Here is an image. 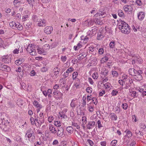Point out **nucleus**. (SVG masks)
Instances as JSON below:
<instances>
[{
    "label": "nucleus",
    "instance_id": "8",
    "mask_svg": "<svg viewBox=\"0 0 146 146\" xmlns=\"http://www.w3.org/2000/svg\"><path fill=\"white\" fill-rule=\"evenodd\" d=\"M34 132L32 129L30 128L27 131L25 136H27L28 138H30L32 135H34Z\"/></svg>",
    "mask_w": 146,
    "mask_h": 146
},
{
    "label": "nucleus",
    "instance_id": "40",
    "mask_svg": "<svg viewBox=\"0 0 146 146\" xmlns=\"http://www.w3.org/2000/svg\"><path fill=\"white\" fill-rule=\"evenodd\" d=\"M122 108L124 110H126L128 108V105L126 103H123L122 104Z\"/></svg>",
    "mask_w": 146,
    "mask_h": 146
},
{
    "label": "nucleus",
    "instance_id": "46",
    "mask_svg": "<svg viewBox=\"0 0 146 146\" xmlns=\"http://www.w3.org/2000/svg\"><path fill=\"white\" fill-rule=\"evenodd\" d=\"M92 100L94 104L96 105L98 103V101L97 99L95 98H92Z\"/></svg>",
    "mask_w": 146,
    "mask_h": 146
},
{
    "label": "nucleus",
    "instance_id": "23",
    "mask_svg": "<svg viewBox=\"0 0 146 146\" xmlns=\"http://www.w3.org/2000/svg\"><path fill=\"white\" fill-rule=\"evenodd\" d=\"M16 26H15V28H17V29L20 31H21L23 30V27L22 25H21L20 24L17 23H16Z\"/></svg>",
    "mask_w": 146,
    "mask_h": 146
},
{
    "label": "nucleus",
    "instance_id": "62",
    "mask_svg": "<svg viewBox=\"0 0 146 146\" xmlns=\"http://www.w3.org/2000/svg\"><path fill=\"white\" fill-rule=\"evenodd\" d=\"M87 141L88 142L90 145V146H92L93 145H94V143L90 139H88L87 140Z\"/></svg>",
    "mask_w": 146,
    "mask_h": 146
},
{
    "label": "nucleus",
    "instance_id": "36",
    "mask_svg": "<svg viewBox=\"0 0 146 146\" xmlns=\"http://www.w3.org/2000/svg\"><path fill=\"white\" fill-rule=\"evenodd\" d=\"M115 112L117 113H119L121 111L120 108L118 106L115 108Z\"/></svg>",
    "mask_w": 146,
    "mask_h": 146
},
{
    "label": "nucleus",
    "instance_id": "42",
    "mask_svg": "<svg viewBox=\"0 0 146 146\" xmlns=\"http://www.w3.org/2000/svg\"><path fill=\"white\" fill-rule=\"evenodd\" d=\"M115 44L114 41H112L110 42L109 46L110 48H113L115 46Z\"/></svg>",
    "mask_w": 146,
    "mask_h": 146
},
{
    "label": "nucleus",
    "instance_id": "18",
    "mask_svg": "<svg viewBox=\"0 0 146 146\" xmlns=\"http://www.w3.org/2000/svg\"><path fill=\"white\" fill-rule=\"evenodd\" d=\"M54 75L56 76H57L59 74V72L60 71V69L59 68L56 67L54 69Z\"/></svg>",
    "mask_w": 146,
    "mask_h": 146
},
{
    "label": "nucleus",
    "instance_id": "50",
    "mask_svg": "<svg viewBox=\"0 0 146 146\" xmlns=\"http://www.w3.org/2000/svg\"><path fill=\"white\" fill-rule=\"evenodd\" d=\"M59 114L60 117L63 118H66L67 116L63 114L62 113H59Z\"/></svg>",
    "mask_w": 146,
    "mask_h": 146
},
{
    "label": "nucleus",
    "instance_id": "2",
    "mask_svg": "<svg viewBox=\"0 0 146 146\" xmlns=\"http://www.w3.org/2000/svg\"><path fill=\"white\" fill-rule=\"evenodd\" d=\"M123 77H124V84L125 85V86L124 87V88L128 89L133 84L132 80V78L127 75H124L122 77L123 78Z\"/></svg>",
    "mask_w": 146,
    "mask_h": 146
},
{
    "label": "nucleus",
    "instance_id": "52",
    "mask_svg": "<svg viewBox=\"0 0 146 146\" xmlns=\"http://www.w3.org/2000/svg\"><path fill=\"white\" fill-rule=\"evenodd\" d=\"M97 123L98 125V127L99 128H100L101 127H102L103 126L101 124V121L100 120H98L97 121Z\"/></svg>",
    "mask_w": 146,
    "mask_h": 146
},
{
    "label": "nucleus",
    "instance_id": "57",
    "mask_svg": "<svg viewBox=\"0 0 146 146\" xmlns=\"http://www.w3.org/2000/svg\"><path fill=\"white\" fill-rule=\"evenodd\" d=\"M67 57L66 56H62L61 57V59L62 62H64L66 60Z\"/></svg>",
    "mask_w": 146,
    "mask_h": 146
},
{
    "label": "nucleus",
    "instance_id": "1",
    "mask_svg": "<svg viewBox=\"0 0 146 146\" xmlns=\"http://www.w3.org/2000/svg\"><path fill=\"white\" fill-rule=\"evenodd\" d=\"M119 28L121 32L125 34H128L130 32V29L127 24L121 20L118 21Z\"/></svg>",
    "mask_w": 146,
    "mask_h": 146
},
{
    "label": "nucleus",
    "instance_id": "7",
    "mask_svg": "<svg viewBox=\"0 0 146 146\" xmlns=\"http://www.w3.org/2000/svg\"><path fill=\"white\" fill-rule=\"evenodd\" d=\"M37 22H38V25L39 27H43L45 26V21L42 20L40 18H38L37 19Z\"/></svg>",
    "mask_w": 146,
    "mask_h": 146
},
{
    "label": "nucleus",
    "instance_id": "3",
    "mask_svg": "<svg viewBox=\"0 0 146 146\" xmlns=\"http://www.w3.org/2000/svg\"><path fill=\"white\" fill-rule=\"evenodd\" d=\"M135 71V72L133 75L134 78L138 81H140L142 80V77L141 74H142V71L141 70Z\"/></svg>",
    "mask_w": 146,
    "mask_h": 146
},
{
    "label": "nucleus",
    "instance_id": "45",
    "mask_svg": "<svg viewBox=\"0 0 146 146\" xmlns=\"http://www.w3.org/2000/svg\"><path fill=\"white\" fill-rule=\"evenodd\" d=\"M136 60H137V61L138 62L139 64H141L142 62V60L139 57H137L135 58Z\"/></svg>",
    "mask_w": 146,
    "mask_h": 146
},
{
    "label": "nucleus",
    "instance_id": "47",
    "mask_svg": "<svg viewBox=\"0 0 146 146\" xmlns=\"http://www.w3.org/2000/svg\"><path fill=\"white\" fill-rule=\"evenodd\" d=\"M28 17V16L27 15H25L23 16L22 18L23 21H25L27 20Z\"/></svg>",
    "mask_w": 146,
    "mask_h": 146
},
{
    "label": "nucleus",
    "instance_id": "58",
    "mask_svg": "<svg viewBox=\"0 0 146 146\" xmlns=\"http://www.w3.org/2000/svg\"><path fill=\"white\" fill-rule=\"evenodd\" d=\"M118 74L117 72L116 71H113L112 72V74L113 75V76H117Z\"/></svg>",
    "mask_w": 146,
    "mask_h": 146
},
{
    "label": "nucleus",
    "instance_id": "15",
    "mask_svg": "<svg viewBox=\"0 0 146 146\" xmlns=\"http://www.w3.org/2000/svg\"><path fill=\"white\" fill-rule=\"evenodd\" d=\"M1 70L8 71L10 70V68L9 66L3 64L2 67H1Z\"/></svg>",
    "mask_w": 146,
    "mask_h": 146
},
{
    "label": "nucleus",
    "instance_id": "5",
    "mask_svg": "<svg viewBox=\"0 0 146 146\" xmlns=\"http://www.w3.org/2000/svg\"><path fill=\"white\" fill-rule=\"evenodd\" d=\"M2 61L5 63H9L11 62V58L8 55L2 57Z\"/></svg>",
    "mask_w": 146,
    "mask_h": 146
},
{
    "label": "nucleus",
    "instance_id": "22",
    "mask_svg": "<svg viewBox=\"0 0 146 146\" xmlns=\"http://www.w3.org/2000/svg\"><path fill=\"white\" fill-rule=\"evenodd\" d=\"M87 56V54H80L78 56V58L79 60H81L85 58Z\"/></svg>",
    "mask_w": 146,
    "mask_h": 146
},
{
    "label": "nucleus",
    "instance_id": "38",
    "mask_svg": "<svg viewBox=\"0 0 146 146\" xmlns=\"http://www.w3.org/2000/svg\"><path fill=\"white\" fill-rule=\"evenodd\" d=\"M60 123V121H55L54 122V125L58 127H60L61 126Z\"/></svg>",
    "mask_w": 146,
    "mask_h": 146
},
{
    "label": "nucleus",
    "instance_id": "59",
    "mask_svg": "<svg viewBox=\"0 0 146 146\" xmlns=\"http://www.w3.org/2000/svg\"><path fill=\"white\" fill-rule=\"evenodd\" d=\"M135 2L138 5L140 6L142 4L140 0H136Z\"/></svg>",
    "mask_w": 146,
    "mask_h": 146
},
{
    "label": "nucleus",
    "instance_id": "54",
    "mask_svg": "<svg viewBox=\"0 0 146 146\" xmlns=\"http://www.w3.org/2000/svg\"><path fill=\"white\" fill-rule=\"evenodd\" d=\"M82 121L83 124H85L86 123V117H83L82 118Z\"/></svg>",
    "mask_w": 146,
    "mask_h": 146
},
{
    "label": "nucleus",
    "instance_id": "19",
    "mask_svg": "<svg viewBox=\"0 0 146 146\" xmlns=\"http://www.w3.org/2000/svg\"><path fill=\"white\" fill-rule=\"evenodd\" d=\"M33 105H34L36 107V108H42V106L40 104H39V103L37 101L35 100L33 102Z\"/></svg>",
    "mask_w": 146,
    "mask_h": 146
},
{
    "label": "nucleus",
    "instance_id": "56",
    "mask_svg": "<svg viewBox=\"0 0 146 146\" xmlns=\"http://www.w3.org/2000/svg\"><path fill=\"white\" fill-rule=\"evenodd\" d=\"M118 82L122 86H123V83L124 84V78L123 80H119Z\"/></svg>",
    "mask_w": 146,
    "mask_h": 146
},
{
    "label": "nucleus",
    "instance_id": "25",
    "mask_svg": "<svg viewBox=\"0 0 146 146\" xmlns=\"http://www.w3.org/2000/svg\"><path fill=\"white\" fill-rule=\"evenodd\" d=\"M136 70L133 68H130L129 69L128 72L129 74L131 75V76H133V74H134L135 72V71Z\"/></svg>",
    "mask_w": 146,
    "mask_h": 146
},
{
    "label": "nucleus",
    "instance_id": "29",
    "mask_svg": "<svg viewBox=\"0 0 146 146\" xmlns=\"http://www.w3.org/2000/svg\"><path fill=\"white\" fill-rule=\"evenodd\" d=\"M108 59V58L107 56H105L101 60V61L102 63L106 62L107 61Z\"/></svg>",
    "mask_w": 146,
    "mask_h": 146
},
{
    "label": "nucleus",
    "instance_id": "26",
    "mask_svg": "<svg viewBox=\"0 0 146 146\" xmlns=\"http://www.w3.org/2000/svg\"><path fill=\"white\" fill-rule=\"evenodd\" d=\"M130 95L134 97H137L138 96L137 95V92L135 91H131L130 92Z\"/></svg>",
    "mask_w": 146,
    "mask_h": 146
},
{
    "label": "nucleus",
    "instance_id": "53",
    "mask_svg": "<svg viewBox=\"0 0 146 146\" xmlns=\"http://www.w3.org/2000/svg\"><path fill=\"white\" fill-rule=\"evenodd\" d=\"M47 93L48 97H51V94L52 93V90L51 89H48L47 90Z\"/></svg>",
    "mask_w": 146,
    "mask_h": 146
},
{
    "label": "nucleus",
    "instance_id": "14",
    "mask_svg": "<svg viewBox=\"0 0 146 146\" xmlns=\"http://www.w3.org/2000/svg\"><path fill=\"white\" fill-rule=\"evenodd\" d=\"M13 4L15 6L17 7H20L22 4L20 0H14Z\"/></svg>",
    "mask_w": 146,
    "mask_h": 146
},
{
    "label": "nucleus",
    "instance_id": "17",
    "mask_svg": "<svg viewBox=\"0 0 146 146\" xmlns=\"http://www.w3.org/2000/svg\"><path fill=\"white\" fill-rule=\"evenodd\" d=\"M124 11H130L132 10V8L130 5H126L123 7Z\"/></svg>",
    "mask_w": 146,
    "mask_h": 146
},
{
    "label": "nucleus",
    "instance_id": "51",
    "mask_svg": "<svg viewBox=\"0 0 146 146\" xmlns=\"http://www.w3.org/2000/svg\"><path fill=\"white\" fill-rule=\"evenodd\" d=\"M104 85L106 89L109 88L111 85L108 82H107L105 84H104Z\"/></svg>",
    "mask_w": 146,
    "mask_h": 146
},
{
    "label": "nucleus",
    "instance_id": "13",
    "mask_svg": "<svg viewBox=\"0 0 146 146\" xmlns=\"http://www.w3.org/2000/svg\"><path fill=\"white\" fill-rule=\"evenodd\" d=\"M145 16V13L143 12H140L138 14L137 17L141 21H142L143 20Z\"/></svg>",
    "mask_w": 146,
    "mask_h": 146
},
{
    "label": "nucleus",
    "instance_id": "48",
    "mask_svg": "<svg viewBox=\"0 0 146 146\" xmlns=\"http://www.w3.org/2000/svg\"><path fill=\"white\" fill-rule=\"evenodd\" d=\"M72 125L76 127L77 129H79L80 128V126L78 125L76 123H75L74 122H72Z\"/></svg>",
    "mask_w": 146,
    "mask_h": 146
},
{
    "label": "nucleus",
    "instance_id": "64",
    "mask_svg": "<svg viewBox=\"0 0 146 146\" xmlns=\"http://www.w3.org/2000/svg\"><path fill=\"white\" fill-rule=\"evenodd\" d=\"M53 119H54V118H53V117L51 116V117L50 116L48 117V121L49 122H51L53 120Z\"/></svg>",
    "mask_w": 146,
    "mask_h": 146
},
{
    "label": "nucleus",
    "instance_id": "33",
    "mask_svg": "<svg viewBox=\"0 0 146 146\" xmlns=\"http://www.w3.org/2000/svg\"><path fill=\"white\" fill-rule=\"evenodd\" d=\"M132 135V134L131 132L130 131H127L126 132V136L127 137L129 138L131 137Z\"/></svg>",
    "mask_w": 146,
    "mask_h": 146
},
{
    "label": "nucleus",
    "instance_id": "60",
    "mask_svg": "<svg viewBox=\"0 0 146 146\" xmlns=\"http://www.w3.org/2000/svg\"><path fill=\"white\" fill-rule=\"evenodd\" d=\"M108 71L107 70H105L104 72H101V74L104 75L106 76L107 75Z\"/></svg>",
    "mask_w": 146,
    "mask_h": 146
},
{
    "label": "nucleus",
    "instance_id": "16",
    "mask_svg": "<svg viewBox=\"0 0 146 146\" xmlns=\"http://www.w3.org/2000/svg\"><path fill=\"white\" fill-rule=\"evenodd\" d=\"M49 129L52 133H55L56 132V130L54 126L50 124L49 125Z\"/></svg>",
    "mask_w": 146,
    "mask_h": 146
},
{
    "label": "nucleus",
    "instance_id": "11",
    "mask_svg": "<svg viewBox=\"0 0 146 146\" xmlns=\"http://www.w3.org/2000/svg\"><path fill=\"white\" fill-rule=\"evenodd\" d=\"M95 124L94 121H90L86 125L87 129H92V127L95 126Z\"/></svg>",
    "mask_w": 146,
    "mask_h": 146
},
{
    "label": "nucleus",
    "instance_id": "30",
    "mask_svg": "<svg viewBox=\"0 0 146 146\" xmlns=\"http://www.w3.org/2000/svg\"><path fill=\"white\" fill-rule=\"evenodd\" d=\"M103 37V36L102 35L101 33L100 32H98V33L97 39L99 40Z\"/></svg>",
    "mask_w": 146,
    "mask_h": 146
},
{
    "label": "nucleus",
    "instance_id": "21",
    "mask_svg": "<svg viewBox=\"0 0 146 146\" xmlns=\"http://www.w3.org/2000/svg\"><path fill=\"white\" fill-rule=\"evenodd\" d=\"M23 58H20L18 60H17L15 61V64L17 65H19L21 64L23 62Z\"/></svg>",
    "mask_w": 146,
    "mask_h": 146
},
{
    "label": "nucleus",
    "instance_id": "20",
    "mask_svg": "<svg viewBox=\"0 0 146 146\" xmlns=\"http://www.w3.org/2000/svg\"><path fill=\"white\" fill-rule=\"evenodd\" d=\"M76 99H73L70 104V106L72 108H74L76 106Z\"/></svg>",
    "mask_w": 146,
    "mask_h": 146
},
{
    "label": "nucleus",
    "instance_id": "37",
    "mask_svg": "<svg viewBox=\"0 0 146 146\" xmlns=\"http://www.w3.org/2000/svg\"><path fill=\"white\" fill-rule=\"evenodd\" d=\"M78 75V73L77 72H74L72 74V78L73 80L75 79L77 75Z\"/></svg>",
    "mask_w": 146,
    "mask_h": 146
},
{
    "label": "nucleus",
    "instance_id": "31",
    "mask_svg": "<svg viewBox=\"0 0 146 146\" xmlns=\"http://www.w3.org/2000/svg\"><path fill=\"white\" fill-rule=\"evenodd\" d=\"M91 20L88 19L85 21V23L86 26H89L91 24Z\"/></svg>",
    "mask_w": 146,
    "mask_h": 146
},
{
    "label": "nucleus",
    "instance_id": "9",
    "mask_svg": "<svg viewBox=\"0 0 146 146\" xmlns=\"http://www.w3.org/2000/svg\"><path fill=\"white\" fill-rule=\"evenodd\" d=\"M64 129L62 127H59L58 128V132L57 133V136L60 137H62L63 135Z\"/></svg>",
    "mask_w": 146,
    "mask_h": 146
},
{
    "label": "nucleus",
    "instance_id": "6",
    "mask_svg": "<svg viewBox=\"0 0 146 146\" xmlns=\"http://www.w3.org/2000/svg\"><path fill=\"white\" fill-rule=\"evenodd\" d=\"M53 30V28L52 27L47 26L46 27L44 30V32L47 34H50Z\"/></svg>",
    "mask_w": 146,
    "mask_h": 146
},
{
    "label": "nucleus",
    "instance_id": "44",
    "mask_svg": "<svg viewBox=\"0 0 146 146\" xmlns=\"http://www.w3.org/2000/svg\"><path fill=\"white\" fill-rule=\"evenodd\" d=\"M92 88L90 87L87 88L86 89L87 92L88 93H91L92 92Z\"/></svg>",
    "mask_w": 146,
    "mask_h": 146
},
{
    "label": "nucleus",
    "instance_id": "10",
    "mask_svg": "<svg viewBox=\"0 0 146 146\" xmlns=\"http://www.w3.org/2000/svg\"><path fill=\"white\" fill-rule=\"evenodd\" d=\"M81 38V40H84V43H86L88 41H90L91 39V37L89 35L86 36L85 37H84L83 36H82Z\"/></svg>",
    "mask_w": 146,
    "mask_h": 146
},
{
    "label": "nucleus",
    "instance_id": "27",
    "mask_svg": "<svg viewBox=\"0 0 146 146\" xmlns=\"http://www.w3.org/2000/svg\"><path fill=\"white\" fill-rule=\"evenodd\" d=\"M28 3L30 5L31 7H33V4H34V0H27Z\"/></svg>",
    "mask_w": 146,
    "mask_h": 146
},
{
    "label": "nucleus",
    "instance_id": "49",
    "mask_svg": "<svg viewBox=\"0 0 146 146\" xmlns=\"http://www.w3.org/2000/svg\"><path fill=\"white\" fill-rule=\"evenodd\" d=\"M30 120L32 124L33 125L34 123H35V125H36V122H35V119L33 117H31L30 118Z\"/></svg>",
    "mask_w": 146,
    "mask_h": 146
},
{
    "label": "nucleus",
    "instance_id": "55",
    "mask_svg": "<svg viewBox=\"0 0 146 146\" xmlns=\"http://www.w3.org/2000/svg\"><path fill=\"white\" fill-rule=\"evenodd\" d=\"M33 48H32V47H30L29 48H28L27 49V50L28 52L29 53H31L32 52V51L33 50Z\"/></svg>",
    "mask_w": 146,
    "mask_h": 146
},
{
    "label": "nucleus",
    "instance_id": "4",
    "mask_svg": "<svg viewBox=\"0 0 146 146\" xmlns=\"http://www.w3.org/2000/svg\"><path fill=\"white\" fill-rule=\"evenodd\" d=\"M107 15L106 13L104 10L102 11H99L98 13H96L94 15V17H99V18H104Z\"/></svg>",
    "mask_w": 146,
    "mask_h": 146
},
{
    "label": "nucleus",
    "instance_id": "12",
    "mask_svg": "<svg viewBox=\"0 0 146 146\" xmlns=\"http://www.w3.org/2000/svg\"><path fill=\"white\" fill-rule=\"evenodd\" d=\"M101 18H99V17H95L93 19V21L95 22L96 24H98V25H102V21L100 19Z\"/></svg>",
    "mask_w": 146,
    "mask_h": 146
},
{
    "label": "nucleus",
    "instance_id": "35",
    "mask_svg": "<svg viewBox=\"0 0 146 146\" xmlns=\"http://www.w3.org/2000/svg\"><path fill=\"white\" fill-rule=\"evenodd\" d=\"M28 139L29 141H30L31 142H34L35 140V136L34 135H33L32 136L30 137V138H28Z\"/></svg>",
    "mask_w": 146,
    "mask_h": 146
},
{
    "label": "nucleus",
    "instance_id": "61",
    "mask_svg": "<svg viewBox=\"0 0 146 146\" xmlns=\"http://www.w3.org/2000/svg\"><path fill=\"white\" fill-rule=\"evenodd\" d=\"M41 70L42 72H45L47 70V68L46 67H44L41 69Z\"/></svg>",
    "mask_w": 146,
    "mask_h": 146
},
{
    "label": "nucleus",
    "instance_id": "34",
    "mask_svg": "<svg viewBox=\"0 0 146 146\" xmlns=\"http://www.w3.org/2000/svg\"><path fill=\"white\" fill-rule=\"evenodd\" d=\"M98 76V74L97 72H95L92 75V77L94 79H97Z\"/></svg>",
    "mask_w": 146,
    "mask_h": 146
},
{
    "label": "nucleus",
    "instance_id": "39",
    "mask_svg": "<svg viewBox=\"0 0 146 146\" xmlns=\"http://www.w3.org/2000/svg\"><path fill=\"white\" fill-rule=\"evenodd\" d=\"M118 93V92L115 90H113L112 91L111 94L112 96H115Z\"/></svg>",
    "mask_w": 146,
    "mask_h": 146
},
{
    "label": "nucleus",
    "instance_id": "24",
    "mask_svg": "<svg viewBox=\"0 0 146 146\" xmlns=\"http://www.w3.org/2000/svg\"><path fill=\"white\" fill-rule=\"evenodd\" d=\"M66 130L69 133H72L73 131V128L71 126H68L67 127Z\"/></svg>",
    "mask_w": 146,
    "mask_h": 146
},
{
    "label": "nucleus",
    "instance_id": "41",
    "mask_svg": "<svg viewBox=\"0 0 146 146\" xmlns=\"http://www.w3.org/2000/svg\"><path fill=\"white\" fill-rule=\"evenodd\" d=\"M104 52V49L103 48H100L98 51V53L99 54H102Z\"/></svg>",
    "mask_w": 146,
    "mask_h": 146
},
{
    "label": "nucleus",
    "instance_id": "63",
    "mask_svg": "<svg viewBox=\"0 0 146 146\" xmlns=\"http://www.w3.org/2000/svg\"><path fill=\"white\" fill-rule=\"evenodd\" d=\"M82 43L81 42H80L79 43L77 44V46L78 48H81L82 46Z\"/></svg>",
    "mask_w": 146,
    "mask_h": 146
},
{
    "label": "nucleus",
    "instance_id": "28",
    "mask_svg": "<svg viewBox=\"0 0 146 146\" xmlns=\"http://www.w3.org/2000/svg\"><path fill=\"white\" fill-rule=\"evenodd\" d=\"M16 23L14 22H12L9 23V25L12 28L15 29V27L16 26Z\"/></svg>",
    "mask_w": 146,
    "mask_h": 146
},
{
    "label": "nucleus",
    "instance_id": "32",
    "mask_svg": "<svg viewBox=\"0 0 146 146\" xmlns=\"http://www.w3.org/2000/svg\"><path fill=\"white\" fill-rule=\"evenodd\" d=\"M118 15L120 17H123L124 16V13L121 10H119L118 12Z\"/></svg>",
    "mask_w": 146,
    "mask_h": 146
},
{
    "label": "nucleus",
    "instance_id": "43",
    "mask_svg": "<svg viewBox=\"0 0 146 146\" xmlns=\"http://www.w3.org/2000/svg\"><path fill=\"white\" fill-rule=\"evenodd\" d=\"M117 141L116 140H114L112 141L110 143V145L112 146H115L117 143Z\"/></svg>",
    "mask_w": 146,
    "mask_h": 146
}]
</instances>
